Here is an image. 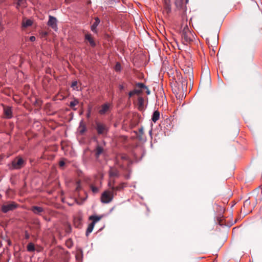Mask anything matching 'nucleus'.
Instances as JSON below:
<instances>
[{"instance_id": "41", "label": "nucleus", "mask_w": 262, "mask_h": 262, "mask_svg": "<svg viewBox=\"0 0 262 262\" xmlns=\"http://www.w3.org/2000/svg\"><path fill=\"white\" fill-rule=\"evenodd\" d=\"M124 86H123V85H122V84L119 85V89L120 90H123L124 89Z\"/></svg>"}, {"instance_id": "21", "label": "nucleus", "mask_w": 262, "mask_h": 262, "mask_svg": "<svg viewBox=\"0 0 262 262\" xmlns=\"http://www.w3.org/2000/svg\"><path fill=\"white\" fill-rule=\"evenodd\" d=\"M183 2L184 0H176L175 1V5L176 7L178 9H181L183 8ZM188 2V0H185V3H187Z\"/></svg>"}, {"instance_id": "10", "label": "nucleus", "mask_w": 262, "mask_h": 262, "mask_svg": "<svg viewBox=\"0 0 262 262\" xmlns=\"http://www.w3.org/2000/svg\"><path fill=\"white\" fill-rule=\"evenodd\" d=\"M126 185L127 184L126 183L122 182L119 184L118 186H115L114 188H112L111 190L114 193V194L116 195L117 191H122L124 188L126 187Z\"/></svg>"}, {"instance_id": "30", "label": "nucleus", "mask_w": 262, "mask_h": 262, "mask_svg": "<svg viewBox=\"0 0 262 262\" xmlns=\"http://www.w3.org/2000/svg\"><path fill=\"white\" fill-rule=\"evenodd\" d=\"M136 86L140 89H147V86H145L143 83H137Z\"/></svg>"}, {"instance_id": "33", "label": "nucleus", "mask_w": 262, "mask_h": 262, "mask_svg": "<svg viewBox=\"0 0 262 262\" xmlns=\"http://www.w3.org/2000/svg\"><path fill=\"white\" fill-rule=\"evenodd\" d=\"M81 187L80 182V181H78L77 182V186H76V190L77 191H79L81 189Z\"/></svg>"}, {"instance_id": "46", "label": "nucleus", "mask_w": 262, "mask_h": 262, "mask_svg": "<svg viewBox=\"0 0 262 262\" xmlns=\"http://www.w3.org/2000/svg\"><path fill=\"white\" fill-rule=\"evenodd\" d=\"M4 2V0H0V4L3 3Z\"/></svg>"}, {"instance_id": "31", "label": "nucleus", "mask_w": 262, "mask_h": 262, "mask_svg": "<svg viewBox=\"0 0 262 262\" xmlns=\"http://www.w3.org/2000/svg\"><path fill=\"white\" fill-rule=\"evenodd\" d=\"M78 103V101L77 100H75L73 101H71L70 104V106L71 107H73L75 105H76Z\"/></svg>"}, {"instance_id": "19", "label": "nucleus", "mask_w": 262, "mask_h": 262, "mask_svg": "<svg viewBox=\"0 0 262 262\" xmlns=\"http://www.w3.org/2000/svg\"><path fill=\"white\" fill-rule=\"evenodd\" d=\"M100 20L98 17L95 18V22L91 26V30L93 32H96V28L100 23Z\"/></svg>"}, {"instance_id": "16", "label": "nucleus", "mask_w": 262, "mask_h": 262, "mask_svg": "<svg viewBox=\"0 0 262 262\" xmlns=\"http://www.w3.org/2000/svg\"><path fill=\"white\" fill-rule=\"evenodd\" d=\"M103 148L99 145H97L95 149V156L96 158H98L100 155L103 154Z\"/></svg>"}, {"instance_id": "25", "label": "nucleus", "mask_w": 262, "mask_h": 262, "mask_svg": "<svg viewBox=\"0 0 262 262\" xmlns=\"http://www.w3.org/2000/svg\"><path fill=\"white\" fill-rule=\"evenodd\" d=\"M94 226L95 225L94 224V223H91L89 225L85 233V235L86 236H88L90 233H91L92 232Z\"/></svg>"}, {"instance_id": "8", "label": "nucleus", "mask_w": 262, "mask_h": 262, "mask_svg": "<svg viewBox=\"0 0 262 262\" xmlns=\"http://www.w3.org/2000/svg\"><path fill=\"white\" fill-rule=\"evenodd\" d=\"M96 129L99 135H104L107 132V127L106 125L102 123L96 122Z\"/></svg>"}, {"instance_id": "18", "label": "nucleus", "mask_w": 262, "mask_h": 262, "mask_svg": "<svg viewBox=\"0 0 262 262\" xmlns=\"http://www.w3.org/2000/svg\"><path fill=\"white\" fill-rule=\"evenodd\" d=\"M102 217V216H97V215H91L89 217V220H92V223H94V225L99 221Z\"/></svg>"}, {"instance_id": "34", "label": "nucleus", "mask_w": 262, "mask_h": 262, "mask_svg": "<svg viewBox=\"0 0 262 262\" xmlns=\"http://www.w3.org/2000/svg\"><path fill=\"white\" fill-rule=\"evenodd\" d=\"M77 85V82L76 81H74L72 83L71 87L73 88L74 89H77L78 88Z\"/></svg>"}, {"instance_id": "5", "label": "nucleus", "mask_w": 262, "mask_h": 262, "mask_svg": "<svg viewBox=\"0 0 262 262\" xmlns=\"http://www.w3.org/2000/svg\"><path fill=\"white\" fill-rule=\"evenodd\" d=\"M182 70L184 72V76L186 78L189 79L190 81H193V69L190 66H184Z\"/></svg>"}, {"instance_id": "14", "label": "nucleus", "mask_w": 262, "mask_h": 262, "mask_svg": "<svg viewBox=\"0 0 262 262\" xmlns=\"http://www.w3.org/2000/svg\"><path fill=\"white\" fill-rule=\"evenodd\" d=\"M109 176L110 178L118 177L119 176V171L113 167H111L109 170Z\"/></svg>"}, {"instance_id": "36", "label": "nucleus", "mask_w": 262, "mask_h": 262, "mask_svg": "<svg viewBox=\"0 0 262 262\" xmlns=\"http://www.w3.org/2000/svg\"><path fill=\"white\" fill-rule=\"evenodd\" d=\"M121 66L119 63H117L115 66V70L116 71H119L120 70Z\"/></svg>"}, {"instance_id": "7", "label": "nucleus", "mask_w": 262, "mask_h": 262, "mask_svg": "<svg viewBox=\"0 0 262 262\" xmlns=\"http://www.w3.org/2000/svg\"><path fill=\"white\" fill-rule=\"evenodd\" d=\"M25 162L24 160L19 157L15 158L12 162V167L13 169H18L23 167Z\"/></svg>"}, {"instance_id": "20", "label": "nucleus", "mask_w": 262, "mask_h": 262, "mask_svg": "<svg viewBox=\"0 0 262 262\" xmlns=\"http://www.w3.org/2000/svg\"><path fill=\"white\" fill-rule=\"evenodd\" d=\"M144 132L143 127L139 129V134L137 135L138 138L139 140H143L144 139Z\"/></svg>"}, {"instance_id": "17", "label": "nucleus", "mask_w": 262, "mask_h": 262, "mask_svg": "<svg viewBox=\"0 0 262 262\" xmlns=\"http://www.w3.org/2000/svg\"><path fill=\"white\" fill-rule=\"evenodd\" d=\"M16 1V8L19 9V7H26V0H15Z\"/></svg>"}, {"instance_id": "24", "label": "nucleus", "mask_w": 262, "mask_h": 262, "mask_svg": "<svg viewBox=\"0 0 262 262\" xmlns=\"http://www.w3.org/2000/svg\"><path fill=\"white\" fill-rule=\"evenodd\" d=\"M32 24V21L30 19H24L22 23V26L24 28L31 26Z\"/></svg>"}, {"instance_id": "42", "label": "nucleus", "mask_w": 262, "mask_h": 262, "mask_svg": "<svg viewBox=\"0 0 262 262\" xmlns=\"http://www.w3.org/2000/svg\"><path fill=\"white\" fill-rule=\"evenodd\" d=\"M146 90V93L147 95H149L150 93V92L149 91V90L148 89V88L147 87V89H145Z\"/></svg>"}, {"instance_id": "12", "label": "nucleus", "mask_w": 262, "mask_h": 262, "mask_svg": "<svg viewBox=\"0 0 262 262\" xmlns=\"http://www.w3.org/2000/svg\"><path fill=\"white\" fill-rule=\"evenodd\" d=\"M164 12L168 14L171 12V5L170 0H164Z\"/></svg>"}, {"instance_id": "38", "label": "nucleus", "mask_w": 262, "mask_h": 262, "mask_svg": "<svg viewBox=\"0 0 262 262\" xmlns=\"http://www.w3.org/2000/svg\"><path fill=\"white\" fill-rule=\"evenodd\" d=\"M25 238H26V239H29V237H30V235H29V234L27 232V231H26V232H25Z\"/></svg>"}, {"instance_id": "11", "label": "nucleus", "mask_w": 262, "mask_h": 262, "mask_svg": "<svg viewBox=\"0 0 262 262\" xmlns=\"http://www.w3.org/2000/svg\"><path fill=\"white\" fill-rule=\"evenodd\" d=\"M4 114L5 118L9 119L12 117V112L11 107L4 106Z\"/></svg>"}, {"instance_id": "13", "label": "nucleus", "mask_w": 262, "mask_h": 262, "mask_svg": "<svg viewBox=\"0 0 262 262\" xmlns=\"http://www.w3.org/2000/svg\"><path fill=\"white\" fill-rule=\"evenodd\" d=\"M110 110V104L105 103L101 105L100 107L99 113L101 115H104L106 114Z\"/></svg>"}, {"instance_id": "40", "label": "nucleus", "mask_w": 262, "mask_h": 262, "mask_svg": "<svg viewBox=\"0 0 262 262\" xmlns=\"http://www.w3.org/2000/svg\"><path fill=\"white\" fill-rule=\"evenodd\" d=\"M121 158L122 159V160H127V157L126 155H122L121 156Z\"/></svg>"}, {"instance_id": "47", "label": "nucleus", "mask_w": 262, "mask_h": 262, "mask_svg": "<svg viewBox=\"0 0 262 262\" xmlns=\"http://www.w3.org/2000/svg\"><path fill=\"white\" fill-rule=\"evenodd\" d=\"M149 133H150V134H151V130H150L149 131Z\"/></svg>"}, {"instance_id": "32", "label": "nucleus", "mask_w": 262, "mask_h": 262, "mask_svg": "<svg viewBox=\"0 0 262 262\" xmlns=\"http://www.w3.org/2000/svg\"><path fill=\"white\" fill-rule=\"evenodd\" d=\"M91 188L93 193H96L98 192V188L93 185L91 186Z\"/></svg>"}, {"instance_id": "4", "label": "nucleus", "mask_w": 262, "mask_h": 262, "mask_svg": "<svg viewBox=\"0 0 262 262\" xmlns=\"http://www.w3.org/2000/svg\"><path fill=\"white\" fill-rule=\"evenodd\" d=\"M18 205L14 202H7L2 205L1 210L3 213H7L15 209Z\"/></svg>"}, {"instance_id": "1", "label": "nucleus", "mask_w": 262, "mask_h": 262, "mask_svg": "<svg viewBox=\"0 0 262 262\" xmlns=\"http://www.w3.org/2000/svg\"><path fill=\"white\" fill-rule=\"evenodd\" d=\"M188 79L182 76L178 79V81L176 82L174 88L172 90L176 94H184V92L187 88Z\"/></svg>"}, {"instance_id": "26", "label": "nucleus", "mask_w": 262, "mask_h": 262, "mask_svg": "<svg viewBox=\"0 0 262 262\" xmlns=\"http://www.w3.org/2000/svg\"><path fill=\"white\" fill-rule=\"evenodd\" d=\"M138 105L139 110H141L143 108L144 99L142 97H140L138 99Z\"/></svg>"}, {"instance_id": "28", "label": "nucleus", "mask_w": 262, "mask_h": 262, "mask_svg": "<svg viewBox=\"0 0 262 262\" xmlns=\"http://www.w3.org/2000/svg\"><path fill=\"white\" fill-rule=\"evenodd\" d=\"M27 249L29 252H34L35 250L34 245L32 243H29L27 245Z\"/></svg>"}, {"instance_id": "45", "label": "nucleus", "mask_w": 262, "mask_h": 262, "mask_svg": "<svg viewBox=\"0 0 262 262\" xmlns=\"http://www.w3.org/2000/svg\"><path fill=\"white\" fill-rule=\"evenodd\" d=\"M43 35H47V32H44Z\"/></svg>"}, {"instance_id": "3", "label": "nucleus", "mask_w": 262, "mask_h": 262, "mask_svg": "<svg viewBox=\"0 0 262 262\" xmlns=\"http://www.w3.org/2000/svg\"><path fill=\"white\" fill-rule=\"evenodd\" d=\"M115 195L111 189L106 190L101 194V201L103 203H109L112 201Z\"/></svg>"}, {"instance_id": "44", "label": "nucleus", "mask_w": 262, "mask_h": 262, "mask_svg": "<svg viewBox=\"0 0 262 262\" xmlns=\"http://www.w3.org/2000/svg\"><path fill=\"white\" fill-rule=\"evenodd\" d=\"M84 131H85L84 129H82V130H80V133H84Z\"/></svg>"}, {"instance_id": "37", "label": "nucleus", "mask_w": 262, "mask_h": 262, "mask_svg": "<svg viewBox=\"0 0 262 262\" xmlns=\"http://www.w3.org/2000/svg\"><path fill=\"white\" fill-rule=\"evenodd\" d=\"M35 39H36V38L34 36H32L30 37V38H29V40L31 41H34L35 40Z\"/></svg>"}, {"instance_id": "27", "label": "nucleus", "mask_w": 262, "mask_h": 262, "mask_svg": "<svg viewBox=\"0 0 262 262\" xmlns=\"http://www.w3.org/2000/svg\"><path fill=\"white\" fill-rule=\"evenodd\" d=\"M108 186L109 187L110 189H112V188H114L115 186V180L113 179L112 178H110V181L108 183Z\"/></svg>"}, {"instance_id": "6", "label": "nucleus", "mask_w": 262, "mask_h": 262, "mask_svg": "<svg viewBox=\"0 0 262 262\" xmlns=\"http://www.w3.org/2000/svg\"><path fill=\"white\" fill-rule=\"evenodd\" d=\"M211 84V78L209 75L204 77H201L200 83L199 84L200 89H205L209 88Z\"/></svg>"}, {"instance_id": "2", "label": "nucleus", "mask_w": 262, "mask_h": 262, "mask_svg": "<svg viewBox=\"0 0 262 262\" xmlns=\"http://www.w3.org/2000/svg\"><path fill=\"white\" fill-rule=\"evenodd\" d=\"M182 42L185 45H187L191 42L194 38V36L190 31L188 27L186 25L181 32Z\"/></svg>"}, {"instance_id": "35", "label": "nucleus", "mask_w": 262, "mask_h": 262, "mask_svg": "<svg viewBox=\"0 0 262 262\" xmlns=\"http://www.w3.org/2000/svg\"><path fill=\"white\" fill-rule=\"evenodd\" d=\"M72 241L70 239H69V240H68L66 242V244L67 245V246L69 247V248H70L72 247V243H71Z\"/></svg>"}, {"instance_id": "39", "label": "nucleus", "mask_w": 262, "mask_h": 262, "mask_svg": "<svg viewBox=\"0 0 262 262\" xmlns=\"http://www.w3.org/2000/svg\"><path fill=\"white\" fill-rule=\"evenodd\" d=\"M65 165V162L63 161H60L59 162V166L62 167Z\"/></svg>"}, {"instance_id": "29", "label": "nucleus", "mask_w": 262, "mask_h": 262, "mask_svg": "<svg viewBox=\"0 0 262 262\" xmlns=\"http://www.w3.org/2000/svg\"><path fill=\"white\" fill-rule=\"evenodd\" d=\"M141 92H142V91L141 90H134L132 91H130L129 93V94H128L129 97L130 98L131 97H132L133 95H134L135 94L139 95Z\"/></svg>"}, {"instance_id": "22", "label": "nucleus", "mask_w": 262, "mask_h": 262, "mask_svg": "<svg viewBox=\"0 0 262 262\" xmlns=\"http://www.w3.org/2000/svg\"><path fill=\"white\" fill-rule=\"evenodd\" d=\"M85 38L90 42V45L94 47L95 46V43L91 36V35L90 34H86L85 35Z\"/></svg>"}, {"instance_id": "9", "label": "nucleus", "mask_w": 262, "mask_h": 262, "mask_svg": "<svg viewBox=\"0 0 262 262\" xmlns=\"http://www.w3.org/2000/svg\"><path fill=\"white\" fill-rule=\"evenodd\" d=\"M48 25L51 27L54 30H56L57 29L56 18L54 16H49V19L48 22Z\"/></svg>"}, {"instance_id": "23", "label": "nucleus", "mask_w": 262, "mask_h": 262, "mask_svg": "<svg viewBox=\"0 0 262 262\" xmlns=\"http://www.w3.org/2000/svg\"><path fill=\"white\" fill-rule=\"evenodd\" d=\"M160 118V113L158 111H155L152 116V121L155 123L156 122L157 120L159 119Z\"/></svg>"}, {"instance_id": "43", "label": "nucleus", "mask_w": 262, "mask_h": 262, "mask_svg": "<svg viewBox=\"0 0 262 262\" xmlns=\"http://www.w3.org/2000/svg\"><path fill=\"white\" fill-rule=\"evenodd\" d=\"M78 222L79 224H80V219H78L77 220H76V219L75 220V224H76V222Z\"/></svg>"}, {"instance_id": "15", "label": "nucleus", "mask_w": 262, "mask_h": 262, "mask_svg": "<svg viewBox=\"0 0 262 262\" xmlns=\"http://www.w3.org/2000/svg\"><path fill=\"white\" fill-rule=\"evenodd\" d=\"M31 210L35 214L40 215V213L43 212L44 210L42 207L34 206L32 207Z\"/></svg>"}]
</instances>
